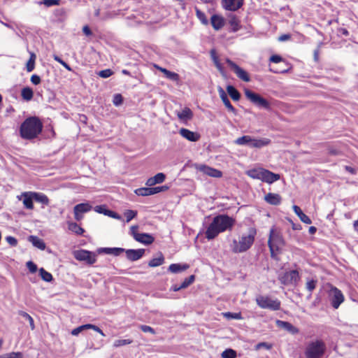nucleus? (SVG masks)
<instances>
[{
	"label": "nucleus",
	"mask_w": 358,
	"mask_h": 358,
	"mask_svg": "<svg viewBox=\"0 0 358 358\" xmlns=\"http://www.w3.org/2000/svg\"><path fill=\"white\" fill-rule=\"evenodd\" d=\"M35 60H36V55L33 52H31L30 54V58L29 61L27 63V70L28 72H31L34 69V64H35Z\"/></svg>",
	"instance_id": "obj_40"
},
{
	"label": "nucleus",
	"mask_w": 358,
	"mask_h": 358,
	"mask_svg": "<svg viewBox=\"0 0 358 358\" xmlns=\"http://www.w3.org/2000/svg\"><path fill=\"white\" fill-rule=\"evenodd\" d=\"M166 179V176L163 173H158L153 177L149 178L146 182L145 185L148 187L154 186L157 184L162 183Z\"/></svg>",
	"instance_id": "obj_24"
},
{
	"label": "nucleus",
	"mask_w": 358,
	"mask_h": 358,
	"mask_svg": "<svg viewBox=\"0 0 358 358\" xmlns=\"http://www.w3.org/2000/svg\"><path fill=\"white\" fill-rule=\"evenodd\" d=\"M169 189V187L166 185L159 187H141L134 190V193L138 196H147L158 194L161 192H165Z\"/></svg>",
	"instance_id": "obj_8"
},
{
	"label": "nucleus",
	"mask_w": 358,
	"mask_h": 358,
	"mask_svg": "<svg viewBox=\"0 0 358 358\" xmlns=\"http://www.w3.org/2000/svg\"><path fill=\"white\" fill-rule=\"evenodd\" d=\"M227 91L231 99L234 101H238L240 99V93L238 90L231 85H228L227 87Z\"/></svg>",
	"instance_id": "obj_37"
},
{
	"label": "nucleus",
	"mask_w": 358,
	"mask_h": 358,
	"mask_svg": "<svg viewBox=\"0 0 358 358\" xmlns=\"http://www.w3.org/2000/svg\"><path fill=\"white\" fill-rule=\"evenodd\" d=\"M213 59L214 63H215V66L217 67V69L220 71V72L222 75H224V72L223 71V68H222L221 64L219 62L217 58L215 56H213Z\"/></svg>",
	"instance_id": "obj_58"
},
{
	"label": "nucleus",
	"mask_w": 358,
	"mask_h": 358,
	"mask_svg": "<svg viewBox=\"0 0 358 358\" xmlns=\"http://www.w3.org/2000/svg\"><path fill=\"white\" fill-rule=\"evenodd\" d=\"M280 178V176L279 174L274 173L268 170L266 171V173H265L264 178L263 179L262 182L271 184L274 182L275 181L278 180Z\"/></svg>",
	"instance_id": "obj_31"
},
{
	"label": "nucleus",
	"mask_w": 358,
	"mask_h": 358,
	"mask_svg": "<svg viewBox=\"0 0 358 358\" xmlns=\"http://www.w3.org/2000/svg\"><path fill=\"white\" fill-rule=\"evenodd\" d=\"M179 134L184 138L192 142H196L200 139V134L199 133L192 131L187 129L181 128L179 130Z\"/></svg>",
	"instance_id": "obj_19"
},
{
	"label": "nucleus",
	"mask_w": 358,
	"mask_h": 358,
	"mask_svg": "<svg viewBox=\"0 0 358 358\" xmlns=\"http://www.w3.org/2000/svg\"><path fill=\"white\" fill-rule=\"evenodd\" d=\"M138 229V227L137 225L131 226L130 228L131 235L134 237V239H135L136 234H141L137 231Z\"/></svg>",
	"instance_id": "obj_62"
},
{
	"label": "nucleus",
	"mask_w": 358,
	"mask_h": 358,
	"mask_svg": "<svg viewBox=\"0 0 358 358\" xmlns=\"http://www.w3.org/2000/svg\"><path fill=\"white\" fill-rule=\"evenodd\" d=\"M235 224V220L227 215L215 216L206 231V237L212 240L219 234L227 230H231Z\"/></svg>",
	"instance_id": "obj_1"
},
{
	"label": "nucleus",
	"mask_w": 358,
	"mask_h": 358,
	"mask_svg": "<svg viewBox=\"0 0 358 358\" xmlns=\"http://www.w3.org/2000/svg\"><path fill=\"white\" fill-rule=\"evenodd\" d=\"M38 271L39 275L43 281L50 282L53 280L52 274L45 271L43 268H41Z\"/></svg>",
	"instance_id": "obj_39"
},
{
	"label": "nucleus",
	"mask_w": 358,
	"mask_h": 358,
	"mask_svg": "<svg viewBox=\"0 0 358 358\" xmlns=\"http://www.w3.org/2000/svg\"><path fill=\"white\" fill-rule=\"evenodd\" d=\"M140 329L145 333H150L152 334H155V331L153 328L148 325H141Z\"/></svg>",
	"instance_id": "obj_57"
},
{
	"label": "nucleus",
	"mask_w": 358,
	"mask_h": 358,
	"mask_svg": "<svg viewBox=\"0 0 358 358\" xmlns=\"http://www.w3.org/2000/svg\"><path fill=\"white\" fill-rule=\"evenodd\" d=\"M103 214L117 220H122V217L119 214L110 210H104Z\"/></svg>",
	"instance_id": "obj_53"
},
{
	"label": "nucleus",
	"mask_w": 358,
	"mask_h": 358,
	"mask_svg": "<svg viewBox=\"0 0 358 358\" xmlns=\"http://www.w3.org/2000/svg\"><path fill=\"white\" fill-rule=\"evenodd\" d=\"M0 358H23V354L20 352H12L0 355Z\"/></svg>",
	"instance_id": "obj_43"
},
{
	"label": "nucleus",
	"mask_w": 358,
	"mask_h": 358,
	"mask_svg": "<svg viewBox=\"0 0 358 358\" xmlns=\"http://www.w3.org/2000/svg\"><path fill=\"white\" fill-rule=\"evenodd\" d=\"M234 142L238 145H248L250 148L261 149L270 145L271 141L268 138H255L245 135L236 138Z\"/></svg>",
	"instance_id": "obj_5"
},
{
	"label": "nucleus",
	"mask_w": 358,
	"mask_h": 358,
	"mask_svg": "<svg viewBox=\"0 0 358 358\" xmlns=\"http://www.w3.org/2000/svg\"><path fill=\"white\" fill-rule=\"evenodd\" d=\"M31 82L34 85H38L41 83V78L37 75H32L31 77Z\"/></svg>",
	"instance_id": "obj_61"
},
{
	"label": "nucleus",
	"mask_w": 358,
	"mask_h": 358,
	"mask_svg": "<svg viewBox=\"0 0 358 358\" xmlns=\"http://www.w3.org/2000/svg\"><path fill=\"white\" fill-rule=\"evenodd\" d=\"M165 76L171 80L178 82L180 76L178 73L169 71Z\"/></svg>",
	"instance_id": "obj_48"
},
{
	"label": "nucleus",
	"mask_w": 358,
	"mask_h": 358,
	"mask_svg": "<svg viewBox=\"0 0 358 358\" xmlns=\"http://www.w3.org/2000/svg\"><path fill=\"white\" fill-rule=\"evenodd\" d=\"M211 24L215 30L220 29L224 24V18L217 15H213L210 19Z\"/></svg>",
	"instance_id": "obj_29"
},
{
	"label": "nucleus",
	"mask_w": 358,
	"mask_h": 358,
	"mask_svg": "<svg viewBox=\"0 0 358 358\" xmlns=\"http://www.w3.org/2000/svg\"><path fill=\"white\" fill-rule=\"evenodd\" d=\"M92 208V206L88 203H83L77 204L73 208L74 217L77 221L83 219V214L87 213Z\"/></svg>",
	"instance_id": "obj_14"
},
{
	"label": "nucleus",
	"mask_w": 358,
	"mask_h": 358,
	"mask_svg": "<svg viewBox=\"0 0 358 358\" xmlns=\"http://www.w3.org/2000/svg\"><path fill=\"white\" fill-rule=\"evenodd\" d=\"M196 169L202 172L203 174L213 177V178H221L222 176V173L218 169L212 168L210 166L204 165V164H199L196 166Z\"/></svg>",
	"instance_id": "obj_15"
},
{
	"label": "nucleus",
	"mask_w": 358,
	"mask_h": 358,
	"mask_svg": "<svg viewBox=\"0 0 358 358\" xmlns=\"http://www.w3.org/2000/svg\"><path fill=\"white\" fill-rule=\"evenodd\" d=\"M325 351L324 343L317 340L310 342L306 347L305 354L307 358H320Z\"/></svg>",
	"instance_id": "obj_6"
},
{
	"label": "nucleus",
	"mask_w": 358,
	"mask_h": 358,
	"mask_svg": "<svg viewBox=\"0 0 358 358\" xmlns=\"http://www.w3.org/2000/svg\"><path fill=\"white\" fill-rule=\"evenodd\" d=\"M113 74V72L112 71V70H110L109 69L100 71L98 73V75L103 78H107L110 77V76H112Z\"/></svg>",
	"instance_id": "obj_51"
},
{
	"label": "nucleus",
	"mask_w": 358,
	"mask_h": 358,
	"mask_svg": "<svg viewBox=\"0 0 358 358\" xmlns=\"http://www.w3.org/2000/svg\"><path fill=\"white\" fill-rule=\"evenodd\" d=\"M257 231L255 228L249 229L248 234H242L238 240L234 239L230 248L234 253H243L248 250L253 245Z\"/></svg>",
	"instance_id": "obj_3"
},
{
	"label": "nucleus",
	"mask_w": 358,
	"mask_h": 358,
	"mask_svg": "<svg viewBox=\"0 0 358 358\" xmlns=\"http://www.w3.org/2000/svg\"><path fill=\"white\" fill-rule=\"evenodd\" d=\"M20 315H22L24 318H25L26 320H27V321H29V324H30V327H31V329H34L35 328V326H34V320L33 318L27 313L25 312H20Z\"/></svg>",
	"instance_id": "obj_50"
},
{
	"label": "nucleus",
	"mask_w": 358,
	"mask_h": 358,
	"mask_svg": "<svg viewBox=\"0 0 358 358\" xmlns=\"http://www.w3.org/2000/svg\"><path fill=\"white\" fill-rule=\"evenodd\" d=\"M164 263V257L162 253L159 252L157 255L155 257L152 259L149 263L148 266L150 267H157L162 265Z\"/></svg>",
	"instance_id": "obj_34"
},
{
	"label": "nucleus",
	"mask_w": 358,
	"mask_h": 358,
	"mask_svg": "<svg viewBox=\"0 0 358 358\" xmlns=\"http://www.w3.org/2000/svg\"><path fill=\"white\" fill-rule=\"evenodd\" d=\"M83 31L84 34L86 36H91L92 34V31L90 30V27L87 25L83 27Z\"/></svg>",
	"instance_id": "obj_63"
},
{
	"label": "nucleus",
	"mask_w": 358,
	"mask_h": 358,
	"mask_svg": "<svg viewBox=\"0 0 358 358\" xmlns=\"http://www.w3.org/2000/svg\"><path fill=\"white\" fill-rule=\"evenodd\" d=\"M317 285V280H310L307 281L306 287L309 292H312L313 289H315Z\"/></svg>",
	"instance_id": "obj_54"
},
{
	"label": "nucleus",
	"mask_w": 358,
	"mask_h": 358,
	"mask_svg": "<svg viewBox=\"0 0 358 358\" xmlns=\"http://www.w3.org/2000/svg\"><path fill=\"white\" fill-rule=\"evenodd\" d=\"M266 171V169L263 168H257L248 171L246 174L253 179H257L263 181Z\"/></svg>",
	"instance_id": "obj_23"
},
{
	"label": "nucleus",
	"mask_w": 358,
	"mask_h": 358,
	"mask_svg": "<svg viewBox=\"0 0 358 358\" xmlns=\"http://www.w3.org/2000/svg\"><path fill=\"white\" fill-rule=\"evenodd\" d=\"M29 241L33 244V245L41 250H45V243L44 241L37 236H30L28 238Z\"/></svg>",
	"instance_id": "obj_33"
},
{
	"label": "nucleus",
	"mask_w": 358,
	"mask_h": 358,
	"mask_svg": "<svg viewBox=\"0 0 358 358\" xmlns=\"http://www.w3.org/2000/svg\"><path fill=\"white\" fill-rule=\"evenodd\" d=\"M268 245L273 258L276 257L280 250L285 245V241L280 231L274 226L270 229Z\"/></svg>",
	"instance_id": "obj_4"
},
{
	"label": "nucleus",
	"mask_w": 358,
	"mask_h": 358,
	"mask_svg": "<svg viewBox=\"0 0 358 358\" xmlns=\"http://www.w3.org/2000/svg\"><path fill=\"white\" fill-rule=\"evenodd\" d=\"M26 266L29 269V272L31 273H36L38 270L37 265L34 264L32 261L27 262L26 263Z\"/></svg>",
	"instance_id": "obj_52"
},
{
	"label": "nucleus",
	"mask_w": 358,
	"mask_h": 358,
	"mask_svg": "<svg viewBox=\"0 0 358 358\" xmlns=\"http://www.w3.org/2000/svg\"><path fill=\"white\" fill-rule=\"evenodd\" d=\"M329 296L332 306L337 309L344 301V296L341 290L334 287L329 291Z\"/></svg>",
	"instance_id": "obj_12"
},
{
	"label": "nucleus",
	"mask_w": 358,
	"mask_h": 358,
	"mask_svg": "<svg viewBox=\"0 0 358 358\" xmlns=\"http://www.w3.org/2000/svg\"><path fill=\"white\" fill-rule=\"evenodd\" d=\"M18 199L22 201V203L26 208L33 209V200H34L33 192H23L20 196H18Z\"/></svg>",
	"instance_id": "obj_18"
},
{
	"label": "nucleus",
	"mask_w": 358,
	"mask_h": 358,
	"mask_svg": "<svg viewBox=\"0 0 358 358\" xmlns=\"http://www.w3.org/2000/svg\"><path fill=\"white\" fill-rule=\"evenodd\" d=\"M178 118L182 121H187L192 118L193 113L189 108H185L178 113Z\"/></svg>",
	"instance_id": "obj_32"
},
{
	"label": "nucleus",
	"mask_w": 358,
	"mask_h": 358,
	"mask_svg": "<svg viewBox=\"0 0 358 358\" xmlns=\"http://www.w3.org/2000/svg\"><path fill=\"white\" fill-rule=\"evenodd\" d=\"M224 317L228 320H231V319H234V320H242L243 317H242V315H241V313H230V312H227V313H222Z\"/></svg>",
	"instance_id": "obj_42"
},
{
	"label": "nucleus",
	"mask_w": 358,
	"mask_h": 358,
	"mask_svg": "<svg viewBox=\"0 0 358 358\" xmlns=\"http://www.w3.org/2000/svg\"><path fill=\"white\" fill-rule=\"evenodd\" d=\"M229 24L231 27L233 31H236L239 29V21L236 16L232 15L230 17Z\"/></svg>",
	"instance_id": "obj_44"
},
{
	"label": "nucleus",
	"mask_w": 358,
	"mask_h": 358,
	"mask_svg": "<svg viewBox=\"0 0 358 358\" xmlns=\"http://www.w3.org/2000/svg\"><path fill=\"white\" fill-rule=\"evenodd\" d=\"M265 201L271 205H279L281 202V196L278 194L268 193L264 196Z\"/></svg>",
	"instance_id": "obj_27"
},
{
	"label": "nucleus",
	"mask_w": 358,
	"mask_h": 358,
	"mask_svg": "<svg viewBox=\"0 0 358 358\" xmlns=\"http://www.w3.org/2000/svg\"><path fill=\"white\" fill-rule=\"evenodd\" d=\"M300 279L299 272L296 270L287 271L283 273L279 280L285 285H296Z\"/></svg>",
	"instance_id": "obj_11"
},
{
	"label": "nucleus",
	"mask_w": 358,
	"mask_h": 358,
	"mask_svg": "<svg viewBox=\"0 0 358 358\" xmlns=\"http://www.w3.org/2000/svg\"><path fill=\"white\" fill-rule=\"evenodd\" d=\"M145 250L144 249H138V250H126L125 253L127 258L131 261H136L141 259L144 255Z\"/></svg>",
	"instance_id": "obj_21"
},
{
	"label": "nucleus",
	"mask_w": 358,
	"mask_h": 358,
	"mask_svg": "<svg viewBox=\"0 0 358 358\" xmlns=\"http://www.w3.org/2000/svg\"><path fill=\"white\" fill-rule=\"evenodd\" d=\"M217 91H218V93H219V95H220V99H222V102L224 103V106H226V108L231 113H233L234 114L236 115V110L235 109V108L231 104L229 99H228V96H227V94L225 93L224 90L221 87H219L218 89H217Z\"/></svg>",
	"instance_id": "obj_20"
},
{
	"label": "nucleus",
	"mask_w": 358,
	"mask_h": 358,
	"mask_svg": "<svg viewBox=\"0 0 358 358\" xmlns=\"http://www.w3.org/2000/svg\"><path fill=\"white\" fill-rule=\"evenodd\" d=\"M226 63L231 68L232 71L236 73L237 77L245 82H249L250 80V76L248 73L239 67L236 64L230 60L229 59H226Z\"/></svg>",
	"instance_id": "obj_13"
},
{
	"label": "nucleus",
	"mask_w": 358,
	"mask_h": 358,
	"mask_svg": "<svg viewBox=\"0 0 358 358\" xmlns=\"http://www.w3.org/2000/svg\"><path fill=\"white\" fill-rule=\"evenodd\" d=\"M290 38H291V36L289 34H283V35H281L280 36H279L278 41L280 42H284V41H288L289 39H290Z\"/></svg>",
	"instance_id": "obj_64"
},
{
	"label": "nucleus",
	"mask_w": 358,
	"mask_h": 358,
	"mask_svg": "<svg viewBox=\"0 0 358 358\" xmlns=\"http://www.w3.org/2000/svg\"><path fill=\"white\" fill-rule=\"evenodd\" d=\"M6 240L8 242V243L12 246H16L17 244V239L13 236H7L6 238Z\"/></svg>",
	"instance_id": "obj_59"
},
{
	"label": "nucleus",
	"mask_w": 358,
	"mask_h": 358,
	"mask_svg": "<svg viewBox=\"0 0 358 358\" xmlns=\"http://www.w3.org/2000/svg\"><path fill=\"white\" fill-rule=\"evenodd\" d=\"M270 61L273 63H279L282 61V58L279 55H274L270 57Z\"/></svg>",
	"instance_id": "obj_60"
},
{
	"label": "nucleus",
	"mask_w": 358,
	"mask_h": 358,
	"mask_svg": "<svg viewBox=\"0 0 358 358\" xmlns=\"http://www.w3.org/2000/svg\"><path fill=\"white\" fill-rule=\"evenodd\" d=\"M67 224L68 229L77 235H82L85 231V230L76 222H68Z\"/></svg>",
	"instance_id": "obj_35"
},
{
	"label": "nucleus",
	"mask_w": 358,
	"mask_h": 358,
	"mask_svg": "<svg viewBox=\"0 0 358 358\" xmlns=\"http://www.w3.org/2000/svg\"><path fill=\"white\" fill-rule=\"evenodd\" d=\"M194 281V275H192L189 278H187L180 285L182 289H185L189 286Z\"/></svg>",
	"instance_id": "obj_47"
},
{
	"label": "nucleus",
	"mask_w": 358,
	"mask_h": 358,
	"mask_svg": "<svg viewBox=\"0 0 358 358\" xmlns=\"http://www.w3.org/2000/svg\"><path fill=\"white\" fill-rule=\"evenodd\" d=\"M87 329H93L94 331L100 334L101 336H105L104 333L99 327H98L97 326H96L94 324H86L81 325L77 328H75L71 331V334L73 336H78L80 332H82L84 330H87Z\"/></svg>",
	"instance_id": "obj_17"
},
{
	"label": "nucleus",
	"mask_w": 358,
	"mask_h": 358,
	"mask_svg": "<svg viewBox=\"0 0 358 358\" xmlns=\"http://www.w3.org/2000/svg\"><path fill=\"white\" fill-rule=\"evenodd\" d=\"M133 341L131 339H117L113 343L114 348H120L123 345H127L132 343Z\"/></svg>",
	"instance_id": "obj_41"
},
{
	"label": "nucleus",
	"mask_w": 358,
	"mask_h": 358,
	"mask_svg": "<svg viewBox=\"0 0 358 358\" xmlns=\"http://www.w3.org/2000/svg\"><path fill=\"white\" fill-rule=\"evenodd\" d=\"M243 3V0H222V7L230 11H236L239 9Z\"/></svg>",
	"instance_id": "obj_16"
},
{
	"label": "nucleus",
	"mask_w": 358,
	"mask_h": 358,
	"mask_svg": "<svg viewBox=\"0 0 358 358\" xmlns=\"http://www.w3.org/2000/svg\"><path fill=\"white\" fill-rule=\"evenodd\" d=\"M245 95L248 99L256 106L264 108H269V103L259 94L255 93L250 90H245Z\"/></svg>",
	"instance_id": "obj_9"
},
{
	"label": "nucleus",
	"mask_w": 358,
	"mask_h": 358,
	"mask_svg": "<svg viewBox=\"0 0 358 358\" xmlns=\"http://www.w3.org/2000/svg\"><path fill=\"white\" fill-rule=\"evenodd\" d=\"M74 257L78 261H85L89 264H93L96 261V255L94 252L80 250L73 252Z\"/></svg>",
	"instance_id": "obj_10"
},
{
	"label": "nucleus",
	"mask_w": 358,
	"mask_h": 358,
	"mask_svg": "<svg viewBox=\"0 0 358 358\" xmlns=\"http://www.w3.org/2000/svg\"><path fill=\"white\" fill-rule=\"evenodd\" d=\"M256 303L261 308L278 310L280 308V301L269 296L259 295L256 297Z\"/></svg>",
	"instance_id": "obj_7"
},
{
	"label": "nucleus",
	"mask_w": 358,
	"mask_h": 358,
	"mask_svg": "<svg viewBox=\"0 0 358 358\" xmlns=\"http://www.w3.org/2000/svg\"><path fill=\"white\" fill-rule=\"evenodd\" d=\"M196 14L199 20L204 24H208V20L206 17V15L199 10V9H196Z\"/></svg>",
	"instance_id": "obj_49"
},
{
	"label": "nucleus",
	"mask_w": 358,
	"mask_h": 358,
	"mask_svg": "<svg viewBox=\"0 0 358 358\" xmlns=\"http://www.w3.org/2000/svg\"><path fill=\"white\" fill-rule=\"evenodd\" d=\"M135 240L139 243L150 245L154 242L155 238L150 234L141 233L135 235Z\"/></svg>",
	"instance_id": "obj_25"
},
{
	"label": "nucleus",
	"mask_w": 358,
	"mask_h": 358,
	"mask_svg": "<svg viewBox=\"0 0 358 358\" xmlns=\"http://www.w3.org/2000/svg\"><path fill=\"white\" fill-rule=\"evenodd\" d=\"M292 208L294 212L297 215V216L299 217L300 220L302 222L308 224H311V220L306 214L303 213L301 209L298 206L294 205L292 206Z\"/></svg>",
	"instance_id": "obj_28"
},
{
	"label": "nucleus",
	"mask_w": 358,
	"mask_h": 358,
	"mask_svg": "<svg viewBox=\"0 0 358 358\" xmlns=\"http://www.w3.org/2000/svg\"><path fill=\"white\" fill-rule=\"evenodd\" d=\"M43 124L38 118L31 117L27 118L21 124L20 132L24 139H33L42 131Z\"/></svg>",
	"instance_id": "obj_2"
},
{
	"label": "nucleus",
	"mask_w": 358,
	"mask_h": 358,
	"mask_svg": "<svg viewBox=\"0 0 358 358\" xmlns=\"http://www.w3.org/2000/svg\"><path fill=\"white\" fill-rule=\"evenodd\" d=\"M123 252H125V250L121 248H101L97 250L98 253L104 252L115 256H118Z\"/></svg>",
	"instance_id": "obj_26"
},
{
	"label": "nucleus",
	"mask_w": 358,
	"mask_h": 358,
	"mask_svg": "<svg viewBox=\"0 0 358 358\" xmlns=\"http://www.w3.org/2000/svg\"><path fill=\"white\" fill-rule=\"evenodd\" d=\"M22 97L26 101H30L33 98L34 92L30 87H24L21 92Z\"/></svg>",
	"instance_id": "obj_38"
},
{
	"label": "nucleus",
	"mask_w": 358,
	"mask_h": 358,
	"mask_svg": "<svg viewBox=\"0 0 358 358\" xmlns=\"http://www.w3.org/2000/svg\"><path fill=\"white\" fill-rule=\"evenodd\" d=\"M137 215V212L133 210H127L124 213V215L126 217L127 222H130Z\"/></svg>",
	"instance_id": "obj_46"
},
{
	"label": "nucleus",
	"mask_w": 358,
	"mask_h": 358,
	"mask_svg": "<svg viewBox=\"0 0 358 358\" xmlns=\"http://www.w3.org/2000/svg\"><path fill=\"white\" fill-rule=\"evenodd\" d=\"M33 196L36 201L46 206L49 204V199L44 194L33 192Z\"/></svg>",
	"instance_id": "obj_36"
},
{
	"label": "nucleus",
	"mask_w": 358,
	"mask_h": 358,
	"mask_svg": "<svg viewBox=\"0 0 358 358\" xmlns=\"http://www.w3.org/2000/svg\"><path fill=\"white\" fill-rule=\"evenodd\" d=\"M61 0H43V3L47 7L59 5Z\"/></svg>",
	"instance_id": "obj_56"
},
{
	"label": "nucleus",
	"mask_w": 358,
	"mask_h": 358,
	"mask_svg": "<svg viewBox=\"0 0 358 358\" xmlns=\"http://www.w3.org/2000/svg\"><path fill=\"white\" fill-rule=\"evenodd\" d=\"M276 325L278 327L283 329L290 334L294 335L299 332V330L298 328L292 325L291 323L282 320H276Z\"/></svg>",
	"instance_id": "obj_22"
},
{
	"label": "nucleus",
	"mask_w": 358,
	"mask_h": 358,
	"mask_svg": "<svg viewBox=\"0 0 358 358\" xmlns=\"http://www.w3.org/2000/svg\"><path fill=\"white\" fill-rule=\"evenodd\" d=\"M189 268V265L184 264H172L169 267V271L172 273H178L186 271Z\"/></svg>",
	"instance_id": "obj_30"
},
{
	"label": "nucleus",
	"mask_w": 358,
	"mask_h": 358,
	"mask_svg": "<svg viewBox=\"0 0 358 358\" xmlns=\"http://www.w3.org/2000/svg\"><path fill=\"white\" fill-rule=\"evenodd\" d=\"M123 99L121 94H117L113 97V104L116 106H120L122 103Z\"/></svg>",
	"instance_id": "obj_55"
},
{
	"label": "nucleus",
	"mask_w": 358,
	"mask_h": 358,
	"mask_svg": "<svg viewBox=\"0 0 358 358\" xmlns=\"http://www.w3.org/2000/svg\"><path fill=\"white\" fill-rule=\"evenodd\" d=\"M236 352L232 349L225 350L222 353V358H236Z\"/></svg>",
	"instance_id": "obj_45"
}]
</instances>
